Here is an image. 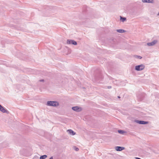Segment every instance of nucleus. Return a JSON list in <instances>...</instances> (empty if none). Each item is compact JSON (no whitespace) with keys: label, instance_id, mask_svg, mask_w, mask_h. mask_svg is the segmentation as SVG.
Returning <instances> with one entry per match:
<instances>
[{"label":"nucleus","instance_id":"nucleus-20","mask_svg":"<svg viewBox=\"0 0 159 159\" xmlns=\"http://www.w3.org/2000/svg\"><path fill=\"white\" fill-rule=\"evenodd\" d=\"M158 15H159V13L158 14Z\"/></svg>","mask_w":159,"mask_h":159},{"label":"nucleus","instance_id":"nucleus-19","mask_svg":"<svg viewBox=\"0 0 159 159\" xmlns=\"http://www.w3.org/2000/svg\"><path fill=\"white\" fill-rule=\"evenodd\" d=\"M108 88L109 89V88H111V87H109V86H108Z\"/></svg>","mask_w":159,"mask_h":159},{"label":"nucleus","instance_id":"nucleus-18","mask_svg":"<svg viewBox=\"0 0 159 159\" xmlns=\"http://www.w3.org/2000/svg\"><path fill=\"white\" fill-rule=\"evenodd\" d=\"M49 159H53L52 157H51Z\"/></svg>","mask_w":159,"mask_h":159},{"label":"nucleus","instance_id":"nucleus-1","mask_svg":"<svg viewBox=\"0 0 159 159\" xmlns=\"http://www.w3.org/2000/svg\"><path fill=\"white\" fill-rule=\"evenodd\" d=\"M59 102L55 101H48L46 103V105L48 106H52L53 107H58L59 106Z\"/></svg>","mask_w":159,"mask_h":159},{"label":"nucleus","instance_id":"nucleus-14","mask_svg":"<svg viewBox=\"0 0 159 159\" xmlns=\"http://www.w3.org/2000/svg\"><path fill=\"white\" fill-rule=\"evenodd\" d=\"M118 131L119 133L121 134H123L125 133L124 131L122 130H118Z\"/></svg>","mask_w":159,"mask_h":159},{"label":"nucleus","instance_id":"nucleus-11","mask_svg":"<svg viewBox=\"0 0 159 159\" xmlns=\"http://www.w3.org/2000/svg\"><path fill=\"white\" fill-rule=\"evenodd\" d=\"M120 20L123 22L126 20V18L125 17H123L121 16H120Z\"/></svg>","mask_w":159,"mask_h":159},{"label":"nucleus","instance_id":"nucleus-6","mask_svg":"<svg viewBox=\"0 0 159 159\" xmlns=\"http://www.w3.org/2000/svg\"><path fill=\"white\" fill-rule=\"evenodd\" d=\"M157 42V41L156 40H153L151 42L147 43V45L149 46H153L156 44Z\"/></svg>","mask_w":159,"mask_h":159},{"label":"nucleus","instance_id":"nucleus-17","mask_svg":"<svg viewBox=\"0 0 159 159\" xmlns=\"http://www.w3.org/2000/svg\"><path fill=\"white\" fill-rule=\"evenodd\" d=\"M136 159H141L139 158H138V157H136Z\"/></svg>","mask_w":159,"mask_h":159},{"label":"nucleus","instance_id":"nucleus-12","mask_svg":"<svg viewBox=\"0 0 159 159\" xmlns=\"http://www.w3.org/2000/svg\"><path fill=\"white\" fill-rule=\"evenodd\" d=\"M116 31L119 33H123L125 32V31L123 30L122 29H120V30H117Z\"/></svg>","mask_w":159,"mask_h":159},{"label":"nucleus","instance_id":"nucleus-9","mask_svg":"<svg viewBox=\"0 0 159 159\" xmlns=\"http://www.w3.org/2000/svg\"><path fill=\"white\" fill-rule=\"evenodd\" d=\"M115 149L116 151H120L125 149V148L123 147L117 146L115 148Z\"/></svg>","mask_w":159,"mask_h":159},{"label":"nucleus","instance_id":"nucleus-16","mask_svg":"<svg viewBox=\"0 0 159 159\" xmlns=\"http://www.w3.org/2000/svg\"><path fill=\"white\" fill-rule=\"evenodd\" d=\"M75 150L76 151H78L79 150V149L77 148H75Z\"/></svg>","mask_w":159,"mask_h":159},{"label":"nucleus","instance_id":"nucleus-4","mask_svg":"<svg viewBox=\"0 0 159 159\" xmlns=\"http://www.w3.org/2000/svg\"><path fill=\"white\" fill-rule=\"evenodd\" d=\"M66 43L68 44H72L74 45H76L77 44L76 41L72 39L67 40Z\"/></svg>","mask_w":159,"mask_h":159},{"label":"nucleus","instance_id":"nucleus-7","mask_svg":"<svg viewBox=\"0 0 159 159\" xmlns=\"http://www.w3.org/2000/svg\"><path fill=\"white\" fill-rule=\"evenodd\" d=\"M67 132L70 135H74L76 134V133L71 129L67 130Z\"/></svg>","mask_w":159,"mask_h":159},{"label":"nucleus","instance_id":"nucleus-2","mask_svg":"<svg viewBox=\"0 0 159 159\" xmlns=\"http://www.w3.org/2000/svg\"><path fill=\"white\" fill-rule=\"evenodd\" d=\"M145 68V65L143 64H141L140 65L135 66V70L137 71H140L143 70Z\"/></svg>","mask_w":159,"mask_h":159},{"label":"nucleus","instance_id":"nucleus-5","mask_svg":"<svg viewBox=\"0 0 159 159\" xmlns=\"http://www.w3.org/2000/svg\"><path fill=\"white\" fill-rule=\"evenodd\" d=\"M134 121L135 122L140 124L145 125L148 123V122L147 121H144L142 120H135Z\"/></svg>","mask_w":159,"mask_h":159},{"label":"nucleus","instance_id":"nucleus-3","mask_svg":"<svg viewBox=\"0 0 159 159\" xmlns=\"http://www.w3.org/2000/svg\"><path fill=\"white\" fill-rule=\"evenodd\" d=\"M72 109L75 111L79 112L81 111L82 110V108L79 107L75 106L73 107H72Z\"/></svg>","mask_w":159,"mask_h":159},{"label":"nucleus","instance_id":"nucleus-8","mask_svg":"<svg viewBox=\"0 0 159 159\" xmlns=\"http://www.w3.org/2000/svg\"><path fill=\"white\" fill-rule=\"evenodd\" d=\"M0 111L3 113H7L8 112L0 104Z\"/></svg>","mask_w":159,"mask_h":159},{"label":"nucleus","instance_id":"nucleus-15","mask_svg":"<svg viewBox=\"0 0 159 159\" xmlns=\"http://www.w3.org/2000/svg\"><path fill=\"white\" fill-rule=\"evenodd\" d=\"M135 57L136 58L138 59H141L142 58V57L140 56H135Z\"/></svg>","mask_w":159,"mask_h":159},{"label":"nucleus","instance_id":"nucleus-10","mask_svg":"<svg viewBox=\"0 0 159 159\" xmlns=\"http://www.w3.org/2000/svg\"><path fill=\"white\" fill-rule=\"evenodd\" d=\"M142 2L144 3H153L154 2L153 0H142Z\"/></svg>","mask_w":159,"mask_h":159},{"label":"nucleus","instance_id":"nucleus-13","mask_svg":"<svg viewBox=\"0 0 159 159\" xmlns=\"http://www.w3.org/2000/svg\"><path fill=\"white\" fill-rule=\"evenodd\" d=\"M47 157V156L46 155H44L42 156H41L40 157V159H45Z\"/></svg>","mask_w":159,"mask_h":159}]
</instances>
